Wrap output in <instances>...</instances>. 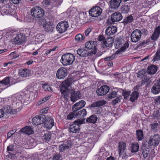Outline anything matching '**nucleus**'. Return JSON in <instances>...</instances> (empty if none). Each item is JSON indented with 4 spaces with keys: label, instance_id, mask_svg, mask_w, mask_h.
Wrapping results in <instances>:
<instances>
[{
    "label": "nucleus",
    "instance_id": "41",
    "mask_svg": "<svg viewBox=\"0 0 160 160\" xmlns=\"http://www.w3.org/2000/svg\"><path fill=\"white\" fill-rule=\"evenodd\" d=\"M97 48L92 49L90 51H88L87 50V56H92L95 55L97 53Z\"/></svg>",
    "mask_w": 160,
    "mask_h": 160
},
{
    "label": "nucleus",
    "instance_id": "7",
    "mask_svg": "<svg viewBox=\"0 0 160 160\" xmlns=\"http://www.w3.org/2000/svg\"><path fill=\"white\" fill-rule=\"evenodd\" d=\"M160 141V137L159 135L155 134L150 137L148 142V144L150 146L156 147L159 144Z\"/></svg>",
    "mask_w": 160,
    "mask_h": 160
},
{
    "label": "nucleus",
    "instance_id": "2",
    "mask_svg": "<svg viewBox=\"0 0 160 160\" xmlns=\"http://www.w3.org/2000/svg\"><path fill=\"white\" fill-rule=\"evenodd\" d=\"M75 59V56L72 54L67 53L62 56L60 61L63 66H67L72 64Z\"/></svg>",
    "mask_w": 160,
    "mask_h": 160
},
{
    "label": "nucleus",
    "instance_id": "36",
    "mask_svg": "<svg viewBox=\"0 0 160 160\" xmlns=\"http://www.w3.org/2000/svg\"><path fill=\"white\" fill-rule=\"evenodd\" d=\"M139 145L138 143H132L131 144V151L132 152H137L138 150Z\"/></svg>",
    "mask_w": 160,
    "mask_h": 160
},
{
    "label": "nucleus",
    "instance_id": "35",
    "mask_svg": "<svg viewBox=\"0 0 160 160\" xmlns=\"http://www.w3.org/2000/svg\"><path fill=\"white\" fill-rule=\"evenodd\" d=\"M97 119V116L95 115H93L87 118L86 122L91 123H95L96 122Z\"/></svg>",
    "mask_w": 160,
    "mask_h": 160
},
{
    "label": "nucleus",
    "instance_id": "56",
    "mask_svg": "<svg viewBox=\"0 0 160 160\" xmlns=\"http://www.w3.org/2000/svg\"><path fill=\"white\" fill-rule=\"evenodd\" d=\"M7 88V87L0 82V92Z\"/></svg>",
    "mask_w": 160,
    "mask_h": 160
},
{
    "label": "nucleus",
    "instance_id": "43",
    "mask_svg": "<svg viewBox=\"0 0 160 160\" xmlns=\"http://www.w3.org/2000/svg\"><path fill=\"white\" fill-rule=\"evenodd\" d=\"M153 116L154 119L160 120V111L156 110L154 112Z\"/></svg>",
    "mask_w": 160,
    "mask_h": 160
},
{
    "label": "nucleus",
    "instance_id": "63",
    "mask_svg": "<svg viewBox=\"0 0 160 160\" xmlns=\"http://www.w3.org/2000/svg\"><path fill=\"white\" fill-rule=\"evenodd\" d=\"M48 110V108H47L42 109L41 111V113H46Z\"/></svg>",
    "mask_w": 160,
    "mask_h": 160
},
{
    "label": "nucleus",
    "instance_id": "10",
    "mask_svg": "<svg viewBox=\"0 0 160 160\" xmlns=\"http://www.w3.org/2000/svg\"><path fill=\"white\" fill-rule=\"evenodd\" d=\"M102 11L100 7L96 6L91 9L89 13L90 15L92 17H97L101 14Z\"/></svg>",
    "mask_w": 160,
    "mask_h": 160
},
{
    "label": "nucleus",
    "instance_id": "18",
    "mask_svg": "<svg viewBox=\"0 0 160 160\" xmlns=\"http://www.w3.org/2000/svg\"><path fill=\"white\" fill-rule=\"evenodd\" d=\"M117 31V27L111 25L106 28L105 30V33L106 35L110 36L115 34Z\"/></svg>",
    "mask_w": 160,
    "mask_h": 160
},
{
    "label": "nucleus",
    "instance_id": "17",
    "mask_svg": "<svg viewBox=\"0 0 160 160\" xmlns=\"http://www.w3.org/2000/svg\"><path fill=\"white\" fill-rule=\"evenodd\" d=\"M86 104V102L84 100H81L76 103L72 106V110L78 111L84 107Z\"/></svg>",
    "mask_w": 160,
    "mask_h": 160
},
{
    "label": "nucleus",
    "instance_id": "51",
    "mask_svg": "<svg viewBox=\"0 0 160 160\" xmlns=\"http://www.w3.org/2000/svg\"><path fill=\"white\" fill-rule=\"evenodd\" d=\"M17 130V129H15L11 130L10 132H8L7 134V138H9L11 136L15 133Z\"/></svg>",
    "mask_w": 160,
    "mask_h": 160
},
{
    "label": "nucleus",
    "instance_id": "16",
    "mask_svg": "<svg viewBox=\"0 0 160 160\" xmlns=\"http://www.w3.org/2000/svg\"><path fill=\"white\" fill-rule=\"evenodd\" d=\"M25 40V36L22 33L17 35L13 39V42L16 44H20L24 42Z\"/></svg>",
    "mask_w": 160,
    "mask_h": 160
},
{
    "label": "nucleus",
    "instance_id": "42",
    "mask_svg": "<svg viewBox=\"0 0 160 160\" xmlns=\"http://www.w3.org/2000/svg\"><path fill=\"white\" fill-rule=\"evenodd\" d=\"M117 94V92L115 91H112L107 95V98L109 99H111L115 98Z\"/></svg>",
    "mask_w": 160,
    "mask_h": 160
},
{
    "label": "nucleus",
    "instance_id": "32",
    "mask_svg": "<svg viewBox=\"0 0 160 160\" xmlns=\"http://www.w3.org/2000/svg\"><path fill=\"white\" fill-rule=\"evenodd\" d=\"M43 28L46 32H52L53 28V26L51 22H48L44 25Z\"/></svg>",
    "mask_w": 160,
    "mask_h": 160
},
{
    "label": "nucleus",
    "instance_id": "64",
    "mask_svg": "<svg viewBox=\"0 0 160 160\" xmlns=\"http://www.w3.org/2000/svg\"><path fill=\"white\" fill-rule=\"evenodd\" d=\"M43 2L44 3L47 5H48L50 4L51 1L50 0H45Z\"/></svg>",
    "mask_w": 160,
    "mask_h": 160
},
{
    "label": "nucleus",
    "instance_id": "20",
    "mask_svg": "<svg viewBox=\"0 0 160 160\" xmlns=\"http://www.w3.org/2000/svg\"><path fill=\"white\" fill-rule=\"evenodd\" d=\"M151 92L155 94H158L160 92V78L158 80L157 83H155L152 86Z\"/></svg>",
    "mask_w": 160,
    "mask_h": 160
},
{
    "label": "nucleus",
    "instance_id": "30",
    "mask_svg": "<svg viewBox=\"0 0 160 160\" xmlns=\"http://www.w3.org/2000/svg\"><path fill=\"white\" fill-rule=\"evenodd\" d=\"M3 110L6 114H15L16 112L14 110L12 109L9 106H5L3 108Z\"/></svg>",
    "mask_w": 160,
    "mask_h": 160
},
{
    "label": "nucleus",
    "instance_id": "46",
    "mask_svg": "<svg viewBox=\"0 0 160 160\" xmlns=\"http://www.w3.org/2000/svg\"><path fill=\"white\" fill-rule=\"evenodd\" d=\"M39 19L38 21V23L40 26H43V27L44 25H45L46 23V20L42 17L39 18Z\"/></svg>",
    "mask_w": 160,
    "mask_h": 160
},
{
    "label": "nucleus",
    "instance_id": "31",
    "mask_svg": "<svg viewBox=\"0 0 160 160\" xmlns=\"http://www.w3.org/2000/svg\"><path fill=\"white\" fill-rule=\"evenodd\" d=\"M136 138L138 141L142 140L144 138V135L141 129H138L136 130Z\"/></svg>",
    "mask_w": 160,
    "mask_h": 160
},
{
    "label": "nucleus",
    "instance_id": "24",
    "mask_svg": "<svg viewBox=\"0 0 160 160\" xmlns=\"http://www.w3.org/2000/svg\"><path fill=\"white\" fill-rule=\"evenodd\" d=\"M19 132L22 133H24L25 134L30 135L32 134L33 131L32 128L30 126H26L22 128L19 131Z\"/></svg>",
    "mask_w": 160,
    "mask_h": 160
},
{
    "label": "nucleus",
    "instance_id": "13",
    "mask_svg": "<svg viewBox=\"0 0 160 160\" xmlns=\"http://www.w3.org/2000/svg\"><path fill=\"white\" fill-rule=\"evenodd\" d=\"M109 87L106 85L101 86L96 91V92L98 96H102L107 94L109 91Z\"/></svg>",
    "mask_w": 160,
    "mask_h": 160
},
{
    "label": "nucleus",
    "instance_id": "50",
    "mask_svg": "<svg viewBox=\"0 0 160 160\" xmlns=\"http://www.w3.org/2000/svg\"><path fill=\"white\" fill-rule=\"evenodd\" d=\"M61 157V155L60 153H56L53 155L52 160H59Z\"/></svg>",
    "mask_w": 160,
    "mask_h": 160
},
{
    "label": "nucleus",
    "instance_id": "38",
    "mask_svg": "<svg viewBox=\"0 0 160 160\" xmlns=\"http://www.w3.org/2000/svg\"><path fill=\"white\" fill-rule=\"evenodd\" d=\"M142 153L143 157L144 158H146L149 153V148H144L142 149Z\"/></svg>",
    "mask_w": 160,
    "mask_h": 160
},
{
    "label": "nucleus",
    "instance_id": "34",
    "mask_svg": "<svg viewBox=\"0 0 160 160\" xmlns=\"http://www.w3.org/2000/svg\"><path fill=\"white\" fill-rule=\"evenodd\" d=\"M139 96V93L137 91H134L132 92L130 100L132 102H134L138 98Z\"/></svg>",
    "mask_w": 160,
    "mask_h": 160
},
{
    "label": "nucleus",
    "instance_id": "48",
    "mask_svg": "<svg viewBox=\"0 0 160 160\" xmlns=\"http://www.w3.org/2000/svg\"><path fill=\"white\" fill-rule=\"evenodd\" d=\"M158 124L157 122H155L150 124L151 130L152 131H155L157 129Z\"/></svg>",
    "mask_w": 160,
    "mask_h": 160
},
{
    "label": "nucleus",
    "instance_id": "3",
    "mask_svg": "<svg viewBox=\"0 0 160 160\" xmlns=\"http://www.w3.org/2000/svg\"><path fill=\"white\" fill-rule=\"evenodd\" d=\"M87 114L86 110L84 109L79 111L74 110L67 116V118L68 119H72L75 118H83L86 116Z\"/></svg>",
    "mask_w": 160,
    "mask_h": 160
},
{
    "label": "nucleus",
    "instance_id": "27",
    "mask_svg": "<svg viewBox=\"0 0 160 160\" xmlns=\"http://www.w3.org/2000/svg\"><path fill=\"white\" fill-rule=\"evenodd\" d=\"M134 18L132 15H130L128 17L124 18L122 22L124 25L129 24L133 22Z\"/></svg>",
    "mask_w": 160,
    "mask_h": 160
},
{
    "label": "nucleus",
    "instance_id": "49",
    "mask_svg": "<svg viewBox=\"0 0 160 160\" xmlns=\"http://www.w3.org/2000/svg\"><path fill=\"white\" fill-rule=\"evenodd\" d=\"M145 72L144 70L139 71L137 73V77L140 78H143L145 75Z\"/></svg>",
    "mask_w": 160,
    "mask_h": 160
},
{
    "label": "nucleus",
    "instance_id": "61",
    "mask_svg": "<svg viewBox=\"0 0 160 160\" xmlns=\"http://www.w3.org/2000/svg\"><path fill=\"white\" fill-rule=\"evenodd\" d=\"M142 86V85H139V84L135 87L134 88V91H138L139 89V88Z\"/></svg>",
    "mask_w": 160,
    "mask_h": 160
},
{
    "label": "nucleus",
    "instance_id": "15",
    "mask_svg": "<svg viewBox=\"0 0 160 160\" xmlns=\"http://www.w3.org/2000/svg\"><path fill=\"white\" fill-rule=\"evenodd\" d=\"M43 123L44 124L45 127L48 129H50L54 125L53 119L49 117H46V118L44 119Z\"/></svg>",
    "mask_w": 160,
    "mask_h": 160
},
{
    "label": "nucleus",
    "instance_id": "52",
    "mask_svg": "<svg viewBox=\"0 0 160 160\" xmlns=\"http://www.w3.org/2000/svg\"><path fill=\"white\" fill-rule=\"evenodd\" d=\"M43 87L44 90L45 91H48L49 92H51L52 91L51 87L47 84H44L43 86Z\"/></svg>",
    "mask_w": 160,
    "mask_h": 160
},
{
    "label": "nucleus",
    "instance_id": "57",
    "mask_svg": "<svg viewBox=\"0 0 160 160\" xmlns=\"http://www.w3.org/2000/svg\"><path fill=\"white\" fill-rule=\"evenodd\" d=\"M92 31V29L90 28H88L85 31V34L86 36H88L89 33Z\"/></svg>",
    "mask_w": 160,
    "mask_h": 160
},
{
    "label": "nucleus",
    "instance_id": "29",
    "mask_svg": "<svg viewBox=\"0 0 160 160\" xmlns=\"http://www.w3.org/2000/svg\"><path fill=\"white\" fill-rule=\"evenodd\" d=\"M30 74V71L28 69H22L19 70V75L22 77H26L29 76Z\"/></svg>",
    "mask_w": 160,
    "mask_h": 160
},
{
    "label": "nucleus",
    "instance_id": "44",
    "mask_svg": "<svg viewBox=\"0 0 160 160\" xmlns=\"http://www.w3.org/2000/svg\"><path fill=\"white\" fill-rule=\"evenodd\" d=\"M150 42V40L149 39L147 40H146L143 41L142 42H141L139 44H138L136 47V49H138V48H140L141 46H142L145 45L146 44Z\"/></svg>",
    "mask_w": 160,
    "mask_h": 160
},
{
    "label": "nucleus",
    "instance_id": "40",
    "mask_svg": "<svg viewBox=\"0 0 160 160\" xmlns=\"http://www.w3.org/2000/svg\"><path fill=\"white\" fill-rule=\"evenodd\" d=\"M51 138V136L50 133L47 132L44 134V136L42 137V138L46 141H49L50 140Z\"/></svg>",
    "mask_w": 160,
    "mask_h": 160
},
{
    "label": "nucleus",
    "instance_id": "5",
    "mask_svg": "<svg viewBox=\"0 0 160 160\" xmlns=\"http://www.w3.org/2000/svg\"><path fill=\"white\" fill-rule=\"evenodd\" d=\"M31 13L32 16L36 18L42 17L44 14L43 10L38 6L33 7L31 10Z\"/></svg>",
    "mask_w": 160,
    "mask_h": 160
},
{
    "label": "nucleus",
    "instance_id": "45",
    "mask_svg": "<svg viewBox=\"0 0 160 160\" xmlns=\"http://www.w3.org/2000/svg\"><path fill=\"white\" fill-rule=\"evenodd\" d=\"M129 10V7L128 5H124L122 8V11L124 13H128Z\"/></svg>",
    "mask_w": 160,
    "mask_h": 160
},
{
    "label": "nucleus",
    "instance_id": "9",
    "mask_svg": "<svg viewBox=\"0 0 160 160\" xmlns=\"http://www.w3.org/2000/svg\"><path fill=\"white\" fill-rule=\"evenodd\" d=\"M69 27L68 22L66 21L60 22L57 25L56 29L60 33L65 32Z\"/></svg>",
    "mask_w": 160,
    "mask_h": 160
},
{
    "label": "nucleus",
    "instance_id": "19",
    "mask_svg": "<svg viewBox=\"0 0 160 160\" xmlns=\"http://www.w3.org/2000/svg\"><path fill=\"white\" fill-rule=\"evenodd\" d=\"M107 103L106 101L104 100H100L92 103L90 107V109L93 110L94 108H98L102 106Z\"/></svg>",
    "mask_w": 160,
    "mask_h": 160
},
{
    "label": "nucleus",
    "instance_id": "59",
    "mask_svg": "<svg viewBox=\"0 0 160 160\" xmlns=\"http://www.w3.org/2000/svg\"><path fill=\"white\" fill-rule=\"evenodd\" d=\"M141 31L142 32V33L143 34H146L147 35L148 34V30L145 28H143L141 29Z\"/></svg>",
    "mask_w": 160,
    "mask_h": 160
},
{
    "label": "nucleus",
    "instance_id": "26",
    "mask_svg": "<svg viewBox=\"0 0 160 160\" xmlns=\"http://www.w3.org/2000/svg\"><path fill=\"white\" fill-rule=\"evenodd\" d=\"M157 70V67L155 65H151L148 67L147 72L148 74L152 75L156 73Z\"/></svg>",
    "mask_w": 160,
    "mask_h": 160
},
{
    "label": "nucleus",
    "instance_id": "62",
    "mask_svg": "<svg viewBox=\"0 0 160 160\" xmlns=\"http://www.w3.org/2000/svg\"><path fill=\"white\" fill-rule=\"evenodd\" d=\"M46 101L47 99L46 98H43L41 101H39L38 102V105H39L42 103L46 102Z\"/></svg>",
    "mask_w": 160,
    "mask_h": 160
},
{
    "label": "nucleus",
    "instance_id": "53",
    "mask_svg": "<svg viewBox=\"0 0 160 160\" xmlns=\"http://www.w3.org/2000/svg\"><path fill=\"white\" fill-rule=\"evenodd\" d=\"M0 82L6 86V85H8L10 82L9 78L8 77H7Z\"/></svg>",
    "mask_w": 160,
    "mask_h": 160
},
{
    "label": "nucleus",
    "instance_id": "60",
    "mask_svg": "<svg viewBox=\"0 0 160 160\" xmlns=\"http://www.w3.org/2000/svg\"><path fill=\"white\" fill-rule=\"evenodd\" d=\"M156 103L157 104H160V96L158 97L155 99Z\"/></svg>",
    "mask_w": 160,
    "mask_h": 160
},
{
    "label": "nucleus",
    "instance_id": "11",
    "mask_svg": "<svg viewBox=\"0 0 160 160\" xmlns=\"http://www.w3.org/2000/svg\"><path fill=\"white\" fill-rule=\"evenodd\" d=\"M46 118V116L42 114L39 116H37L34 117L32 119V123L33 125H38L43 123L45 119Z\"/></svg>",
    "mask_w": 160,
    "mask_h": 160
},
{
    "label": "nucleus",
    "instance_id": "21",
    "mask_svg": "<svg viewBox=\"0 0 160 160\" xmlns=\"http://www.w3.org/2000/svg\"><path fill=\"white\" fill-rule=\"evenodd\" d=\"M114 39L113 38L111 37H109L105 40L102 41L103 43L104 44L103 48L111 47L112 46Z\"/></svg>",
    "mask_w": 160,
    "mask_h": 160
},
{
    "label": "nucleus",
    "instance_id": "28",
    "mask_svg": "<svg viewBox=\"0 0 160 160\" xmlns=\"http://www.w3.org/2000/svg\"><path fill=\"white\" fill-rule=\"evenodd\" d=\"M96 44L95 42L89 41L85 43V46L86 48L88 49H93L96 48Z\"/></svg>",
    "mask_w": 160,
    "mask_h": 160
},
{
    "label": "nucleus",
    "instance_id": "6",
    "mask_svg": "<svg viewBox=\"0 0 160 160\" xmlns=\"http://www.w3.org/2000/svg\"><path fill=\"white\" fill-rule=\"evenodd\" d=\"M142 32L139 29H136L132 33L131 36V40L132 42H136L141 38Z\"/></svg>",
    "mask_w": 160,
    "mask_h": 160
},
{
    "label": "nucleus",
    "instance_id": "39",
    "mask_svg": "<svg viewBox=\"0 0 160 160\" xmlns=\"http://www.w3.org/2000/svg\"><path fill=\"white\" fill-rule=\"evenodd\" d=\"M160 50H158L154 57L152 61L153 62L160 60Z\"/></svg>",
    "mask_w": 160,
    "mask_h": 160
},
{
    "label": "nucleus",
    "instance_id": "47",
    "mask_svg": "<svg viewBox=\"0 0 160 160\" xmlns=\"http://www.w3.org/2000/svg\"><path fill=\"white\" fill-rule=\"evenodd\" d=\"M122 99V97L121 96H120L119 97H118L116 98L115 99L113 100L112 102V105H115L117 103L120 102V100Z\"/></svg>",
    "mask_w": 160,
    "mask_h": 160
},
{
    "label": "nucleus",
    "instance_id": "22",
    "mask_svg": "<svg viewBox=\"0 0 160 160\" xmlns=\"http://www.w3.org/2000/svg\"><path fill=\"white\" fill-rule=\"evenodd\" d=\"M160 35V26L156 27L151 37V39L153 40H156Z\"/></svg>",
    "mask_w": 160,
    "mask_h": 160
},
{
    "label": "nucleus",
    "instance_id": "37",
    "mask_svg": "<svg viewBox=\"0 0 160 160\" xmlns=\"http://www.w3.org/2000/svg\"><path fill=\"white\" fill-rule=\"evenodd\" d=\"M85 37L84 35L81 34H78L76 35L75 39L77 42H81L84 39Z\"/></svg>",
    "mask_w": 160,
    "mask_h": 160
},
{
    "label": "nucleus",
    "instance_id": "33",
    "mask_svg": "<svg viewBox=\"0 0 160 160\" xmlns=\"http://www.w3.org/2000/svg\"><path fill=\"white\" fill-rule=\"evenodd\" d=\"M77 53L80 56L86 57L87 56V50L84 49H78L77 50Z\"/></svg>",
    "mask_w": 160,
    "mask_h": 160
},
{
    "label": "nucleus",
    "instance_id": "23",
    "mask_svg": "<svg viewBox=\"0 0 160 160\" xmlns=\"http://www.w3.org/2000/svg\"><path fill=\"white\" fill-rule=\"evenodd\" d=\"M122 0H111L110 2V4L111 8L116 9L120 6Z\"/></svg>",
    "mask_w": 160,
    "mask_h": 160
},
{
    "label": "nucleus",
    "instance_id": "25",
    "mask_svg": "<svg viewBox=\"0 0 160 160\" xmlns=\"http://www.w3.org/2000/svg\"><path fill=\"white\" fill-rule=\"evenodd\" d=\"M120 155H122L126 149V144L123 141L120 142L118 147Z\"/></svg>",
    "mask_w": 160,
    "mask_h": 160
},
{
    "label": "nucleus",
    "instance_id": "55",
    "mask_svg": "<svg viewBox=\"0 0 160 160\" xmlns=\"http://www.w3.org/2000/svg\"><path fill=\"white\" fill-rule=\"evenodd\" d=\"M128 43H126L124 44L123 46L121 47L120 49L121 50L122 52H124L126 50V49L128 47Z\"/></svg>",
    "mask_w": 160,
    "mask_h": 160
},
{
    "label": "nucleus",
    "instance_id": "1",
    "mask_svg": "<svg viewBox=\"0 0 160 160\" xmlns=\"http://www.w3.org/2000/svg\"><path fill=\"white\" fill-rule=\"evenodd\" d=\"M72 82V78H68L63 81L61 84L60 91L62 94L61 96L64 99L71 94V100L74 102L80 98L82 96L79 92H76L70 86Z\"/></svg>",
    "mask_w": 160,
    "mask_h": 160
},
{
    "label": "nucleus",
    "instance_id": "12",
    "mask_svg": "<svg viewBox=\"0 0 160 160\" xmlns=\"http://www.w3.org/2000/svg\"><path fill=\"white\" fill-rule=\"evenodd\" d=\"M67 70L65 68H60L57 72L56 77L59 79H63L67 76Z\"/></svg>",
    "mask_w": 160,
    "mask_h": 160
},
{
    "label": "nucleus",
    "instance_id": "8",
    "mask_svg": "<svg viewBox=\"0 0 160 160\" xmlns=\"http://www.w3.org/2000/svg\"><path fill=\"white\" fill-rule=\"evenodd\" d=\"M122 18L121 14L119 12H116L112 13L111 17V20L108 19V23L112 24L113 22H118L120 21Z\"/></svg>",
    "mask_w": 160,
    "mask_h": 160
},
{
    "label": "nucleus",
    "instance_id": "4",
    "mask_svg": "<svg viewBox=\"0 0 160 160\" xmlns=\"http://www.w3.org/2000/svg\"><path fill=\"white\" fill-rule=\"evenodd\" d=\"M85 119H78L75 120L73 124L71 125L69 128L70 132L78 133L79 132L80 128L79 125L84 123Z\"/></svg>",
    "mask_w": 160,
    "mask_h": 160
},
{
    "label": "nucleus",
    "instance_id": "54",
    "mask_svg": "<svg viewBox=\"0 0 160 160\" xmlns=\"http://www.w3.org/2000/svg\"><path fill=\"white\" fill-rule=\"evenodd\" d=\"M115 57V54H113L111 56L105 58L104 60L106 61H109L113 60Z\"/></svg>",
    "mask_w": 160,
    "mask_h": 160
},
{
    "label": "nucleus",
    "instance_id": "58",
    "mask_svg": "<svg viewBox=\"0 0 160 160\" xmlns=\"http://www.w3.org/2000/svg\"><path fill=\"white\" fill-rule=\"evenodd\" d=\"M7 150L8 151H13L14 150L13 146L11 145H9L7 147Z\"/></svg>",
    "mask_w": 160,
    "mask_h": 160
},
{
    "label": "nucleus",
    "instance_id": "14",
    "mask_svg": "<svg viewBox=\"0 0 160 160\" xmlns=\"http://www.w3.org/2000/svg\"><path fill=\"white\" fill-rule=\"evenodd\" d=\"M71 147V142L69 141H67L64 142L62 144L59 145V150L61 152L69 149Z\"/></svg>",
    "mask_w": 160,
    "mask_h": 160
}]
</instances>
